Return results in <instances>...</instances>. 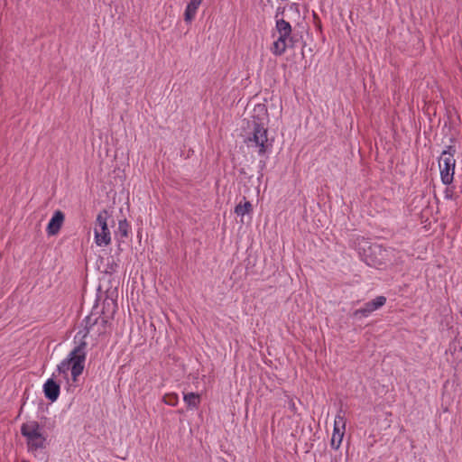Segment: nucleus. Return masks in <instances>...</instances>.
<instances>
[{
	"label": "nucleus",
	"mask_w": 462,
	"mask_h": 462,
	"mask_svg": "<svg viewBox=\"0 0 462 462\" xmlns=\"http://www.w3.org/2000/svg\"><path fill=\"white\" fill-rule=\"evenodd\" d=\"M273 37H276V40L271 47V51L275 56H282L286 51L287 48H294L297 42L295 36L292 34L290 23L282 18L276 20Z\"/></svg>",
	"instance_id": "nucleus-1"
},
{
	"label": "nucleus",
	"mask_w": 462,
	"mask_h": 462,
	"mask_svg": "<svg viewBox=\"0 0 462 462\" xmlns=\"http://www.w3.org/2000/svg\"><path fill=\"white\" fill-rule=\"evenodd\" d=\"M87 343L82 341L78 346H76L59 365L58 372L67 377L69 370L71 371L73 381H77L79 375H80L84 370V365L86 360V348Z\"/></svg>",
	"instance_id": "nucleus-2"
},
{
	"label": "nucleus",
	"mask_w": 462,
	"mask_h": 462,
	"mask_svg": "<svg viewBox=\"0 0 462 462\" xmlns=\"http://www.w3.org/2000/svg\"><path fill=\"white\" fill-rule=\"evenodd\" d=\"M21 433L26 438L29 449L37 450L45 447L46 438L41 431L40 424L35 421H28L21 426Z\"/></svg>",
	"instance_id": "nucleus-3"
},
{
	"label": "nucleus",
	"mask_w": 462,
	"mask_h": 462,
	"mask_svg": "<svg viewBox=\"0 0 462 462\" xmlns=\"http://www.w3.org/2000/svg\"><path fill=\"white\" fill-rule=\"evenodd\" d=\"M456 150L452 146H448L439 158V169L441 180L444 184H450L453 180L456 160L454 158Z\"/></svg>",
	"instance_id": "nucleus-4"
},
{
	"label": "nucleus",
	"mask_w": 462,
	"mask_h": 462,
	"mask_svg": "<svg viewBox=\"0 0 462 462\" xmlns=\"http://www.w3.org/2000/svg\"><path fill=\"white\" fill-rule=\"evenodd\" d=\"M266 125L253 126V136L248 137L247 143H254L259 148V154H264L268 148Z\"/></svg>",
	"instance_id": "nucleus-5"
},
{
	"label": "nucleus",
	"mask_w": 462,
	"mask_h": 462,
	"mask_svg": "<svg viewBox=\"0 0 462 462\" xmlns=\"http://www.w3.org/2000/svg\"><path fill=\"white\" fill-rule=\"evenodd\" d=\"M386 302L384 296H377L371 301H368L361 309L356 310L353 313L354 317H368L373 311L382 308Z\"/></svg>",
	"instance_id": "nucleus-6"
},
{
	"label": "nucleus",
	"mask_w": 462,
	"mask_h": 462,
	"mask_svg": "<svg viewBox=\"0 0 462 462\" xmlns=\"http://www.w3.org/2000/svg\"><path fill=\"white\" fill-rule=\"evenodd\" d=\"M252 125H266L269 121L268 110L264 104H257L254 106L252 113Z\"/></svg>",
	"instance_id": "nucleus-7"
},
{
	"label": "nucleus",
	"mask_w": 462,
	"mask_h": 462,
	"mask_svg": "<svg viewBox=\"0 0 462 462\" xmlns=\"http://www.w3.org/2000/svg\"><path fill=\"white\" fill-rule=\"evenodd\" d=\"M43 392L48 400L55 402L60 395V384L52 378H50L43 385Z\"/></svg>",
	"instance_id": "nucleus-8"
},
{
	"label": "nucleus",
	"mask_w": 462,
	"mask_h": 462,
	"mask_svg": "<svg viewBox=\"0 0 462 462\" xmlns=\"http://www.w3.org/2000/svg\"><path fill=\"white\" fill-rule=\"evenodd\" d=\"M84 322L86 323V325H85L86 333L84 334L83 337H86L87 334L89 332V329L93 326L97 325V324H100L103 328V330L100 331V333H105L106 327L108 323V320L106 317H97V318L93 319V315L91 314V315L86 317V319H84Z\"/></svg>",
	"instance_id": "nucleus-9"
},
{
	"label": "nucleus",
	"mask_w": 462,
	"mask_h": 462,
	"mask_svg": "<svg viewBox=\"0 0 462 462\" xmlns=\"http://www.w3.org/2000/svg\"><path fill=\"white\" fill-rule=\"evenodd\" d=\"M64 218H65V216L62 211H60V210L55 211L53 217H51V219L50 220V222L47 226V231H51V232L59 231L62 226Z\"/></svg>",
	"instance_id": "nucleus-10"
},
{
	"label": "nucleus",
	"mask_w": 462,
	"mask_h": 462,
	"mask_svg": "<svg viewBox=\"0 0 462 462\" xmlns=\"http://www.w3.org/2000/svg\"><path fill=\"white\" fill-rule=\"evenodd\" d=\"M202 0H189L186 10L184 12V20L186 23H191L195 18L197 14V10L200 5Z\"/></svg>",
	"instance_id": "nucleus-11"
},
{
	"label": "nucleus",
	"mask_w": 462,
	"mask_h": 462,
	"mask_svg": "<svg viewBox=\"0 0 462 462\" xmlns=\"http://www.w3.org/2000/svg\"><path fill=\"white\" fill-rule=\"evenodd\" d=\"M113 222V217L107 210H102L97 217V222L101 227V231H108L109 224L108 222Z\"/></svg>",
	"instance_id": "nucleus-12"
},
{
	"label": "nucleus",
	"mask_w": 462,
	"mask_h": 462,
	"mask_svg": "<svg viewBox=\"0 0 462 462\" xmlns=\"http://www.w3.org/2000/svg\"><path fill=\"white\" fill-rule=\"evenodd\" d=\"M184 402H186L188 408L196 409L200 404V395L195 393H189L184 394Z\"/></svg>",
	"instance_id": "nucleus-13"
},
{
	"label": "nucleus",
	"mask_w": 462,
	"mask_h": 462,
	"mask_svg": "<svg viewBox=\"0 0 462 462\" xmlns=\"http://www.w3.org/2000/svg\"><path fill=\"white\" fill-rule=\"evenodd\" d=\"M344 433H345V430H343L342 429L334 428V431H333V435H332L331 442H330L332 448H334V449L339 448L342 439H343V437H344Z\"/></svg>",
	"instance_id": "nucleus-14"
},
{
	"label": "nucleus",
	"mask_w": 462,
	"mask_h": 462,
	"mask_svg": "<svg viewBox=\"0 0 462 462\" xmlns=\"http://www.w3.org/2000/svg\"><path fill=\"white\" fill-rule=\"evenodd\" d=\"M253 209L252 204L247 201L245 198L243 201H241L238 205H236L235 208V212L238 216H245V214H249Z\"/></svg>",
	"instance_id": "nucleus-15"
},
{
	"label": "nucleus",
	"mask_w": 462,
	"mask_h": 462,
	"mask_svg": "<svg viewBox=\"0 0 462 462\" xmlns=\"http://www.w3.org/2000/svg\"><path fill=\"white\" fill-rule=\"evenodd\" d=\"M95 240L97 245H107L111 241L110 233H95Z\"/></svg>",
	"instance_id": "nucleus-16"
},
{
	"label": "nucleus",
	"mask_w": 462,
	"mask_h": 462,
	"mask_svg": "<svg viewBox=\"0 0 462 462\" xmlns=\"http://www.w3.org/2000/svg\"><path fill=\"white\" fill-rule=\"evenodd\" d=\"M334 428H340L343 430L346 429V417H345V411L340 409L336 415L335 421H334Z\"/></svg>",
	"instance_id": "nucleus-17"
},
{
	"label": "nucleus",
	"mask_w": 462,
	"mask_h": 462,
	"mask_svg": "<svg viewBox=\"0 0 462 462\" xmlns=\"http://www.w3.org/2000/svg\"><path fill=\"white\" fill-rule=\"evenodd\" d=\"M163 402L170 406H176L179 402V397L176 393H166L163 396Z\"/></svg>",
	"instance_id": "nucleus-18"
},
{
	"label": "nucleus",
	"mask_w": 462,
	"mask_h": 462,
	"mask_svg": "<svg viewBox=\"0 0 462 462\" xmlns=\"http://www.w3.org/2000/svg\"><path fill=\"white\" fill-rule=\"evenodd\" d=\"M128 223L126 219H118V231H127Z\"/></svg>",
	"instance_id": "nucleus-19"
},
{
	"label": "nucleus",
	"mask_w": 462,
	"mask_h": 462,
	"mask_svg": "<svg viewBox=\"0 0 462 462\" xmlns=\"http://www.w3.org/2000/svg\"><path fill=\"white\" fill-rule=\"evenodd\" d=\"M445 198L446 199H454V192L452 189L447 188L446 190H445Z\"/></svg>",
	"instance_id": "nucleus-20"
},
{
	"label": "nucleus",
	"mask_w": 462,
	"mask_h": 462,
	"mask_svg": "<svg viewBox=\"0 0 462 462\" xmlns=\"http://www.w3.org/2000/svg\"><path fill=\"white\" fill-rule=\"evenodd\" d=\"M108 224H109V227L114 228V226H114V224H115V219L113 218V222H112V221H109V222H108Z\"/></svg>",
	"instance_id": "nucleus-21"
},
{
	"label": "nucleus",
	"mask_w": 462,
	"mask_h": 462,
	"mask_svg": "<svg viewBox=\"0 0 462 462\" xmlns=\"http://www.w3.org/2000/svg\"><path fill=\"white\" fill-rule=\"evenodd\" d=\"M127 235H128V233H126V232L121 233L122 237H126Z\"/></svg>",
	"instance_id": "nucleus-22"
}]
</instances>
